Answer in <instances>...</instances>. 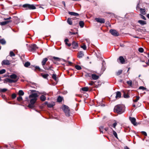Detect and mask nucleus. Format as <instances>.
Here are the masks:
<instances>
[{
    "label": "nucleus",
    "instance_id": "f257e3e1",
    "mask_svg": "<svg viewBox=\"0 0 149 149\" xmlns=\"http://www.w3.org/2000/svg\"><path fill=\"white\" fill-rule=\"evenodd\" d=\"M38 97V95L36 93H33L29 95V98L30 99V103L28 106L29 108H32L34 107V104L36 103Z\"/></svg>",
    "mask_w": 149,
    "mask_h": 149
},
{
    "label": "nucleus",
    "instance_id": "f03ea898",
    "mask_svg": "<svg viewBox=\"0 0 149 149\" xmlns=\"http://www.w3.org/2000/svg\"><path fill=\"white\" fill-rule=\"evenodd\" d=\"M114 111L115 112L119 114H121L124 111V106L120 105H117L115 107Z\"/></svg>",
    "mask_w": 149,
    "mask_h": 149
},
{
    "label": "nucleus",
    "instance_id": "7ed1b4c3",
    "mask_svg": "<svg viewBox=\"0 0 149 149\" xmlns=\"http://www.w3.org/2000/svg\"><path fill=\"white\" fill-rule=\"evenodd\" d=\"M62 109L64 112L66 116H70V110L68 106L63 105L62 107Z\"/></svg>",
    "mask_w": 149,
    "mask_h": 149
},
{
    "label": "nucleus",
    "instance_id": "20e7f679",
    "mask_svg": "<svg viewBox=\"0 0 149 149\" xmlns=\"http://www.w3.org/2000/svg\"><path fill=\"white\" fill-rule=\"evenodd\" d=\"M23 7L24 8H27V9L33 10L36 8V7L33 4H24L23 5Z\"/></svg>",
    "mask_w": 149,
    "mask_h": 149
},
{
    "label": "nucleus",
    "instance_id": "39448f33",
    "mask_svg": "<svg viewBox=\"0 0 149 149\" xmlns=\"http://www.w3.org/2000/svg\"><path fill=\"white\" fill-rule=\"evenodd\" d=\"M38 48L36 45L35 44H33L30 46L29 49L30 51L34 52Z\"/></svg>",
    "mask_w": 149,
    "mask_h": 149
},
{
    "label": "nucleus",
    "instance_id": "423d86ee",
    "mask_svg": "<svg viewBox=\"0 0 149 149\" xmlns=\"http://www.w3.org/2000/svg\"><path fill=\"white\" fill-rule=\"evenodd\" d=\"M18 80V78H17V79L14 80L8 78H6L4 80V83H6L7 82H8L10 83H15Z\"/></svg>",
    "mask_w": 149,
    "mask_h": 149
},
{
    "label": "nucleus",
    "instance_id": "0eeeda50",
    "mask_svg": "<svg viewBox=\"0 0 149 149\" xmlns=\"http://www.w3.org/2000/svg\"><path fill=\"white\" fill-rule=\"evenodd\" d=\"M11 19V17H9L8 18H4V20H7L5 21L2 22H0V25L2 26L6 24H8L9 22H10V21H8V20H9Z\"/></svg>",
    "mask_w": 149,
    "mask_h": 149
},
{
    "label": "nucleus",
    "instance_id": "6e6552de",
    "mask_svg": "<svg viewBox=\"0 0 149 149\" xmlns=\"http://www.w3.org/2000/svg\"><path fill=\"white\" fill-rule=\"evenodd\" d=\"M109 32L112 35L115 36H117L119 35V33L115 30L110 29Z\"/></svg>",
    "mask_w": 149,
    "mask_h": 149
},
{
    "label": "nucleus",
    "instance_id": "1a4fd4ad",
    "mask_svg": "<svg viewBox=\"0 0 149 149\" xmlns=\"http://www.w3.org/2000/svg\"><path fill=\"white\" fill-rule=\"evenodd\" d=\"M95 20L97 22H99L101 24L104 23L105 22V19L102 18H95Z\"/></svg>",
    "mask_w": 149,
    "mask_h": 149
},
{
    "label": "nucleus",
    "instance_id": "9d476101",
    "mask_svg": "<svg viewBox=\"0 0 149 149\" xmlns=\"http://www.w3.org/2000/svg\"><path fill=\"white\" fill-rule=\"evenodd\" d=\"M129 120L131 121V123L134 125H137V123L136 122V119L134 117H129Z\"/></svg>",
    "mask_w": 149,
    "mask_h": 149
},
{
    "label": "nucleus",
    "instance_id": "9b49d317",
    "mask_svg": "<svg viewBox=\"0 0 149 149\" xmlns=\"http://www.w3.org/2000/svg\"><path fill=\"white\" fill-rule=\"evenodd\" d=\"M10 64V61L8 60H3L1 62V65H9Z\"/></svg>",
    "mask_w": 149,
    "mask_h": 149
},
{
    "label": "nucleus",
    "instance_id": "f8f14e48",
    "mask_svg": "<svg viewBox=\"0 0 149 149\" xmlns=\"http://www.w3.org/2000/svg\"><path fill=\"white\" fill-rule=\"evenodd\" d=\"M119 61L120 63L121 64H124L125 63V61L123 56H120L118 59V61Z\"/></svg>",
    "mask_w": 149,
    "mask_h": 149
},
{
    "label": "nucleus",
    "instance_id": "ddd939ff",
    "mask_svg": "<svg viewBox=\"0 0 149 149\" xmlns=\"http://www.w3.org/2000/svg\"><path fill=\"white\" fill-rule=\"evenodd\" d=\"M72 47L74 49H75L77 48L78 47V43L75 41H73L72 44Z\"/></svg>",
    "mask_w": 149,
    "mask_h": 149
},
{
    "label": "nucleus",
    "instance_id": "4468645a",
    "mask_svg": "<svg viewBox=\"0 0 149 149\" xmlns=\"http://www.w3.org/2000/svg\"><path fill=\"white\" fill-rule=\"evenodd\" d=\"M102 67L101 70L103 71H104L106 68V63L103 60L102 62Z\"/></svg>",
    "mask_w": 149,
    "mask_h": 149
},
{
    "label": "nucleus",
    "instance_id": "2eb2a0df",
    "mask_svg": "<svg viewBox=\"0 0 149 149\" xmlns=\"http://www.w3.org/2000/svg\"><path fill=\"white\" fill-rule=\"evenodd\" d=\"M84 56V54L83 52L82 51H80L79 52L77 57L79 58H82Z\"/></svg>",
    "mask_w": 149,
    "mask_h": 149
},
{
    "label": "nucleus",
    "instance_id": "dca6fc26",
    "mask_svg": "<svg viewBox=\"0 0 149 149\" xmlns=\"http://www.w3.org/2000/svg\"><path fill=\"white\" fill-rule=\"evenodd\" d=\"M91 77L93 80H95L99 78V76L95 74H92L91 75Z\"/></svg>",
    "mask_w": 149,
    "mask_h": 149
},
{
    "label": "nucleus",
    "instance_id": "f3484780",
    "mask_svg": "<svg viewBox=\"0 0 149 149\" xmlns=\"http://www.w3.org/2000/svg\"><path fill=\"white\" fill-rule=\"evenodd\" d=\"M48 59L47 58H45L43 59L42 61V64L43 67H45L46 62L47 61Z\"/></svg>",
    "mask_w": 149,
    "mask_h": 149
},
{
    "label": "nucleus",
    "instance_id": "a211bd4d",
    "mask_svg": "<svg viewBox=\"0 0 149 149\" xmlns=\"http://www.w3.org/2000/svg\"><path fill=\"white\" fill-rule=\"evenodd\" d=\"M10 77L11 78L14 79V80L17 79V78L19 79L18 78H17V75L14 74L10 75Z\"/></svg>",
    "mask_w": 149,
    "mask_h": 149
},
{
    "label": "nucleus",
    "instance_id": "6ab92c4d",
    "mask_svg": "<svg viewBox=\"0 0 149 149\" xmlns=\"http://www.w3.org/2000/svg\"><path fill=\"white\" fill-rule=\"evenodd\" d=\"M53 58L55 60H56L57 61H59L61 60H62L64 62H65V61L63 59H61V58H59L57 57H56L55 56H53Z\"/></svg>",
    "mask_w": 149,
    "mask_h": 149
},
{
    "label": "nucleus",
    "instance_id": "aec40b11",
    "mask_svg": "<svg viewBox=\"0 0 149 149\" xmlns=\"http://www.w3.org/2000/svg\"><path fill=\"white\" fill-rule=\"evenodd\" d=\"M116 98H120L121 96V93L119 91H118L116 93Z\"/></svg>",
    "mask_w": 149,
    "mask_h": 149
},
{
    "label": "nucleus",
    "instance_id": "412c9836",
    "mask_svg": "<svg viewBox=\"0 0 149 149\" xmlns=\"http://www.w3.org/2000/svg\"><path fill=\"white\" fill-rule=\"evenodd\" d=\"M55 104L54 102H52L47 104V106L48 107L52 108L55 105Z\"/></svg>",
    "mask_w": 149,
    "mask_h": 149
},
{
    "label": "nucleus",
    "instance_id": "4be33fe9",
    "mask_svg": "<svg viewBox=\"0 0 149 149\" xmlns=\"http://www.w3.org/2000/svg\"><path fill=\"white\" fill-rule=\"evenodd\" d=\"M43 68L45 70H53L51 69L52 68H53V67L52 65L49 66L48 67L45 66V67H44Z\"/></svg>",
    "mask_w": 149,
    "mask_h": 149
},
{
    "label": "nucleus",
    "instance_id": "5701e85b",
    "mask_svg": "<svg viewBox=\"0 0 149 149\" xmlns=\"http://www.w3.org/2000/svg\"><path fill=\"white\" fill-rule=\"evenodd\" d=\"M138 22L141 25H143L146 24V21L142 20H139L138 21Z\"/></svg>",
    "mask_w": 149,
    "mask_h": 149
},
{
    "label": "nucleus",
    "instance_id": "b1692460",
    "mask_svg": "<svg viewBox=\"0 0 149 149\" xmlns=\"http://www.w3.org/2000/svg\"><path fill=\"white\" fill-rule=\"evenodd\" d=\"M69 14L71 15L74 16H78L79 15V14L78 13L73 12H69Z\"/></svg>",
    "mask_w": 149,
    "mask_h": 149
},
{
    "label": "nucleus",
    "instance_id": "393cba45",
    "mask_svg": "<svg viewBox=\"0 0 149 149\" xmlns=\"http://www.w3.org/2000/svg\"><path fill=\"white\" fill-rule=\"evenodd\" d=\"M140 12L143 15H145L146 14V10L145 9L141 8L140 10Z\"/></svg>",
    "mask_w": 149,
    "mask_h": 149
},
{
    "label": "nucleus",
    "instance_id": "a878e982",
    "mask_svg": "<svg viewBox=\"0 0 149 149\" xmlns=\"http://www.w3.org/2000/svg\"><path fill=\"white\" fill-rule=\"evenodd\" d=\"M41 76L44 78L47 79V78L49 76V75L48 74H43V73H42V74H41Z\"/></svg>",
    "mask_w": 149,
    "mask_h": 149
},
{
    "label": "nucleus",
    "instance_id": "bb28decb",
    "mask_svg": "<svg viewBox=\"0 0 149 149\" xmlns=\"http://www.w3.org/2000/svg\"><path fill=\"white\" fill-rule=\"evenodd\" d=\"M40 100L42 101H45L46 99V97L43 95H41L40 97Z\"/></svg>",
    "mask_w": 149,
    "mask_h": 149
},
{
    "label": "nucleus",
    "instance_id": "cd10ccee",
    "mask_svg": "<svg viewBox=\"0 0 149 149\" xmlns=\"http://www.w3.org/2000/svg\"><path fill=\"white\" fill-rule=\"evenodd\" d=\"M0 43L2 45H5L6 43V41L4 39H1Z\"/></svg>",
    "mask_w": 149,
    "mask_h": 149
},
{
    "label": "nucleus",
    "instance_id": "c85d7f7f",
    "mask_svg": "<svg viewBox=\"0 0 149 149\" xmlns=\"http://www.w3.org/2000/svg\"><path fill=\"white\" fill-rule=\"evenodd\" d=\"M79 24L81 28H83L84 26V24L83 21H80L79 22Z\"/></svg>",
    "mask_w": 149,
    "mask_h": 149
},
{
    "label": "nucleus",
    "instance_id": "c756f323",
    "mask_svg": "<svg viewBox=\"0 0 149 149\" xmlns=\"http://www.w3.org/2000/svg\"><path fill=\"white\" fill-rule=\"evenodd\" d=\"M67 22L70 25L72 24V22L71 19L69 18H68L67 20Z\"/></svg>",
    "mask_w": 149,
    "mask_h": 149
},
{
    "label": "nucleus",
    "instance_id": "7c9ffc66",
    "mask_svg": "<svg viewBox=\"0 0 149 149\" xmlns=\"http://www.w3.org/2000/svg\"><path fill=\"white\" fill-rule=\"evenodd\" d=\"M62 100H63V98L62 97H61L60 96H59L57 98V101L58 102H62Z\"/></svg>",
    "mask_w": 149,
    "mask_h": 149
},
{
    "label": "nucleus",
    "instance_id": "2f4dec72",
    "mask_svg": "<svg viewBox=\"0 0 149 149\" xmlns=\"http://www.w3.org/2000/svg\"><path fill=\"white\" fill-rule=\"evenodd\" d=\"M30 65V63L29 62H26L24 64V66L26 67H28Z\"/></svg>",
    "mask_w": 149,
    "mask_h": 149
},
{
    "label": "nucleus",
    "instance_id": "473e14b6",
    "mask_svg": "<svg viewBox=\"0 0 149 149\" xmlns=\"http://www.w3.org/2000/svg\"><path fill=\"white\" fill-rule=\"evenodd\" d=\"M18 94L20 96H22L24 95V93L23 91L20 90L19 91Z\"/></svg>",
    "mask_w": 149,
    "mask_h": 149
},
{
    "label": "nucleus",
    "instance_id": "72a5a7b5",
    "mask_svg": "<svg viewBox=\"0 0 149 149\" xmlns=\"http://www.w3.org/2000/svg\"><path fill=\"white\" fill-rule=\"evenodd\" d=\"M75 67L76 69L78 70H81V67L80 66L78 65H76L75 66Z\"/></svg>",
    "mask_w": 149,
    "mask_h": 149
},
{
    "label": "nucleus",
    "instance_id": "f704fd0d",
    "mask_svg": "<svg viewBox=\"0 0 149 149\" xmlns=\"http://www.w3.org/2000/svg\"><path fill=\"white\" fill-rule=\"evenodd\" d=\"M113 135L117 139H118V136L116 132L114 130H113Z\"/></svg>",
    "mask_w": 149,
    "mask_h": 149
},
{
    "label": "nucleus",
    "instance_id": "c9c22d12",
    "mask_svg": "<svg viewBox=\"0 0 149 149\" xmlns=\"http://www.w3.org/2000/svg\"><path fill=\"white\" fill-rule=\"evenodd\" d=\"M81 90L84 91H86L88 90V88L87 87L82 88Z\"/></svg>",
    "mask_w": 149,
    "mask_h": 149
},
{
    "label": "nucleus",
    "instance_id": "e433bc0d",
    "mask_svg": "<svg viewBox=\"0 0 149 149\" xmlns=\"http://www.w3.org/2000/svg\"><path fill=\"white\" fill-rule=\"evenodd\" d=\"M52 77L55 81L56 80V75L55 74H53L52 75Z\"/></svg>",
    "mask_w": 149,
    "mask_h": 149
},
{
    "label": "nucleus",
    "instance_id": "4c0bfd02",
    "mask_svg": "<svg viewBox=\"0 0 149 149\" xmlns=\"http://www.w3.org/2000/svg\"><path fill=\"white\" fill-rule=\"evenodd\" d=\"M136 99L135 100H133V101L135 102H136L139 100L140 97L139 96H136Z\"/></svg>",
    "mask_w": 149,
    "mask_h": 149
},
{
    "label": "nucleus",
    "instance_id": "58836bf2",
    "mask_svg": "<svg viewBox=\"0 0 149 149\" xmlns=\"http://www.w3.org/2000/svg\"><path fill=\"white\" fill-rule=\"evenodd\" d=\"M139 89L140 90H142L143 91H145L146 90V88L142 86H140Z\"/></svg>",
    "mask_w": 149,
    "mask_h": 149
},
{
    "label": "nucleus",
    "instance_id": "ea45409f",
    "mask_svg": "<svg viewBox=\"0 0 149 149\" xmlns=\"http://www.w3.org/2000/svg\"><path fill=\"white\" fill-rule=\"evenodd\" d=\"M10 55L11 57L14 56H15V54L13 51H10Z\"/></svg>",
    "mask_w": 149,
    "mask_h": 149
},
{
    "label": "nucleus",
    "instance_id": "a19ab883",
    "mask_svg": "<svg viewBox=\"0 0 149 149\" xmlns=\"http://www.w3.org/2000/svg\"><path fill=\"white\" fill-rule=\"evenodd\" d=\"M138 51L139 52L141 53H142L143 52L144 49L142 47H140L138 49Z\"/></svg>",
    "mask_w": 149,
    "mask_h": 149
},
{
    "label": "nucleus",
    "instance_id": "79ce46f5",
    "mask_svg": "<svg viewBox=\"0 0 149 149\" xmlns=\"http://www.w3.org/2000/svg\"><path fill=\"white\" fill-rule=\"evenodd\" d=\"M6 72V70L4 69H3L0 70V74H3Z\"/></svg>",
    "mask_w": 149,
    "mask_h": 149
},
{
    "label": "nucleus",
    "instance_id": "37998d69",
    "mask_svg": "<svg viewBox=\"0 0 149 149\" xmlns=\"http://www.w3.org/2000/svg\"><path fill=\"white\" fill-rule=\"evenodd\" d=\"M122 72V70H119L117 72L116 74L117 75H119L121 74Z\"/></svg>",
    "mask_w": 149,
    "mask_h": 149
},
{
    "label": "nucleus",
    "instance_id": "c03bdc74",
    "mask_svg": "<svg viewBox=\"0 0 149 149\" xmlns=\"http://www.w3.org/2000/svg\"><path fill=\"white\" fill-rule=\"evenodd\" d=\"M7 90V89L6 88H3L1 89L0 88V91L1 92H4L6 91Z\"/></svg>",
    "mask_w": 149,
    "mask_h": 149
},
{
    "label": "nucleus",
    "instance_id": "a18cd8bd",
    "mask_svg": "<svg viewBox=\"0 0 149 149\" xmlns=\"http://www.w3.org/2000/svg\"><path fill=\"white\" fill-rule=\"evenodd\" d=\"M17 100L19 101H20L22 100V98L21 96H19L17 98Z\"/></svg>",
    "mask_w": 149,
    "mask_h": 149
},
{
    "label": "nucleus",
    "instance_id": "49530a36",
    "mask_svg": "<svg viewBox=\"0 0 149 149\" xmlns=\"http://www.w3.org/2000/svg\"><path fill=\"white\" fill-rule=\"evenodd\" d=\"M127 84L130 86H131L132 85V81H127Z\"/></svg>",
    "mask_w": 149,
    "mask_h": 149
},
{
    "label": "nucleus",
    "instance_id": "de8ad7c7",
    "mask_svg": "<svg viewBox=\"0 0 149 149\" xmlns=\"http://www.w3.org/2000/svg\"><path fill=\"white\" fill-rule=\"evenodd\" d=\"M81 47L83 48L84 50H86V45L85 44H84L83 45L81 46Z\"/></svg>",
    "mask_w": 149,
    "mask_h": 149
},
{
    "label": "nucleus",
    "instance_id": "09e8293b",
    "mask_svg": "<svg viewBox=\"0 0 149 149\" xmlns=\"http://www.w3.org/2000/svg\"><path fill=\"white\" fill-rule=\"evenodd\" d=\"M123 96L125 98H128L130 97L129 96L128 94L125 93H124Z\"/></svg>",
    "mask_w": 149,
    "mask_h": 149
},
{
    "label": "nucleus",
    "instance_id": "8fccbe9b",
    "mask_svg": "<svg viewBox=\"0 0 149 149\" xmlns=\"http://www.w3.org/2000/svg\"><path fill=\"white\" fill-rule=\"evenodd\" d=\"M117 125V123L116 122V121L113 124V125L112 126V127H113L115 128V127Z\"/></svg>",
    "mask_w": 149,
    "mask_h": 149
},
{
    "label": "nucleus",
    "instance_id": "3c124183",
    "mask_svg": "<svg viewBox=\"0 0 149 149\" xmlns=\"http://www.w3.org/2000/svg\"><path fill=\"white\" fill-rule=\"evenodd\" d=\"M16 97V95L15 93H13L12 95V98L13 99H15Z\"/></svg>",
    "mask_w": 149,
    "mask_h": 149
},
{
    "label": "nucleus",
    "instance_id": "603ef678",
    "mask_svg": "<svg viewBox=\"0 0 149 149\" xmlns=\"http://www.w3.org/2000/svg\"><path fill=\"white\" fill-rule=\"evenodd\" d=\"M140 15L141 16V19H142L145 20H146V18L144 16L141 14H140Z\"/></svg>",
    "mask_w": 149,
    "mask_h": 149
},
{
    "label": "nucleus",
    "instance_id": "864d4df0",
    "mask_svg": "<svg viewBox=\"0 0 149 149\" xmlns=\"http://www.w3.org/2000/svg\"><path fill=\"white\" fill-rule=\"evenodd\" d=\"M103 126H101L100 128V131L101 132H102V133H103V131L101 130L103 128Z\"/></svg>",
    "mask_w": 149,
    "mask_h": 149
},
{
    "label": "nucleus",
    "instance_id": "5fc2aeb1",
    "mask_svg": "<svg viewBox=\"0 0 149 149\" xmlns=\"http://www.w3.org/2000/svg\"><path fill=\"white\" fill-rule=\"evenodd\" d=\"M35 68L36 69H38L40 71L41 69L38 66H35Z\"/></svg>",
    "mask_w": 149,
    "mask_h": 149
},
{
    "label": "nucleus",
    "instance_id": "6e6d98bb",
    "mask_svg": "<svg viewBox=\"0 0 149 149\" xmlns=\"http://www.w3.org/2000/svg\"><path fill=\"white\" fill-rule=\"evenodd\" d=\"M142 133L145 136H146L147 135V133L145 132L142 131Z\"/></svg>",
    "mask_w": 149,
    "mask_h": 149
},
{
    "label": "nucleus",
    "instance_id": "4d7b16f0",
    "mask_svg": "<svg viewBox=\"0 0 149 149\" xmlns=\"http://www.w3.org/2000/svg\"><path fill=\"white\" fill-rule=\"evenodd\" d=\"M86 40L88 44H90V41L89 39H86Z\"/></svg>",
    "mask_w": 149,
    "mask_h": 149
},
{
    "label": "nucleus",
    "instance_id": "13d9d810",
    "mask_svg": "<svg viewBox=\"0 0 149 149\" xmlns=\"http://www.w3.org/2000/svg\"><path fill=\"white\" fill-rule=\"evenodd\" d=\"M136 8L137 10L138 9H139V3L137 4V6H136Z\"/></svg>",
    "mask_w": 149,
    "mask_h": 149
},
{
    "label": "nucleus",
    "instance_id": "bf43d9fd",
    "mask_svg": "<svg viewBox=\"0 0 149 149\" xmlns=\"http://www.w3.org/2000/svg\"><path fill=\"white\" fill-rule=\"evenodd\" d=\"M120 46L121 47H124L125 45H124V44H120Z\"/></svg>",
    "mask_w": 149,
    "mask_h": 149
},
{
    "label": "nucleus",
    "instance_id": "052dcab7",
    "mask_svg": "<svg viewBox=\"0 0 149 149\" xmlns=\"http://www.w3.org/2000/svg\"><path fill=\"white\" fill-rule=\"evenodd\" d=\"M65 44L68 45V46H70L71 45V44L70 43H68L67 42H66Z\"/></svg>",
    "mask_w": 149,
    "mask_h": 149
},
{
    "label": "nucleus",
    "instance_id": "680f3d73",
    "mask_svg": "<svg viewBox=\"0 0 149 149\" xmlns=\"http://www.w3.org/2000/svg\"><path fill=\"white\" fill-rule=\"evenodd\" d=\"M68 41V39H66L64 41L65 42V43H66V42H67Z\"/></svg>",
    "mask_w": 149,
    "mask_h": 149
},
{
    "label": "nucleus",
    "instance_id": "e2e57ef3",
    "mask_svg": "<svg viewBox=\"0 0 149 149\" xmlns=\"http://www.w3.org/2000/svg\"><path fill=\"white\" fill-rule=\"evenodd\" d=\"M40 93L43 94L44 95H46L47 94V93L45 92H43Z\"/></svg>",
    "mask_w": 149,
    "mask_h": 149
},
{
    "label": "nucleus",
    "instance_id": "0e129e2a",
    "mask_svg": "<svg viewBox=\"0 0 149 149\" xmlns=\"http://www.w3.org/2000/svg\"><path fill=\"white\" fill-rule=\"evenodd\" d=\"M62 3L64 5V6L65 7V2L64 1H63L62 2Z\"/></svg>",
    "mask_w": 149,
    "mask_h": 149
},
{
    "label": "nucleus",
    "instance_id": "69168bd1",
    "mask_svg": "<svg viewBox=\"0 0 149 149\" xmlns=\"http://www.w3.org/2000/svg\"><path fill=\"white\" fill-rule=\"evenodd\" d=\"M68 63L70 65H71L72 64V63L70 61H68Z\"/></svg>",
    "mask_w": 149,
    "mask_h": 149
},
{
    "label": "nucleus",
    "instance_id": "338daca9",
    "mask_svg": "<svg viewBox=\"0 0 149 149\" xmlns=\"http://www.w3.org/2000/svg\"><path fill=\"white\" fill-rule=\"evenodd\" d=\"M125 149H130L127 147L126 146L125 148Z\"/></svg>",
    "mask_w": 149,
    "mask_h": 149
},
{
    "label": "nucleus",
    "instance_id": "774afa93",
    "mask_svg": "<svg viewBox=\"0 0 149 149\" xmlns=\"http://www.w3.org/2000/svg\"><path fill=\"white\" fill-rule=\"evenodd\" d=\"M147 17L149 19V14H148L147 15Z\"/></svg>",
    "mask_w": 149,
    "mask_h": 149
}]
</instances>
